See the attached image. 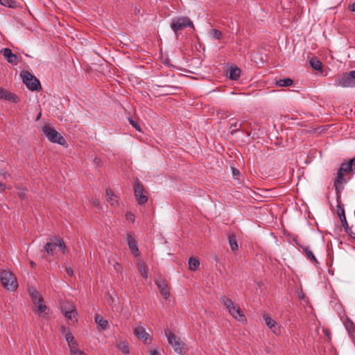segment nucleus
I'll use <instances>...</instances> for the list:
<instances>
[{
    "label": "nucleus",
    "instance_id": "51",
    "mask_svg": "<svg viewBox=\"0 0 355 355\" xmlns=\"http://www.w3.org/2000/svg\"><path fill=\"white\" fill-rule=\"evenodd\" d=\"M40 116H41V114H40L37 116V120L40 119Z\"/></svg>",
    "mask_w": 355,
    "mask_h": 355
},
{
    "label": "nucleus",
    "instance_id": "4",
    "mask_svg": "<svg viewBox=\"0 0 355 355\" xmlns=\"http://www.w3.org/2000/svg\"><path fill=\"white\" fill-rule=\"evenodd\" d=\"M61 333L64 336L68 344L71 355H76L82 351L78 349V344L71 331L65 327L60 328Z\"/></svg>",
    "mask_w": 355,
    "mask_h": 355
},
{
    "label": "nucleus",
    "instance_id": "42",
    "mask_svg": "<svg viewBox=\"0 0 355 355\" xmlns=\"http://www.w3.org/2000/svg\"><path fill=\"white\" fill-rule=\"evenodd\" d=\"M345 232L352 238H355V233H354L349 227H346Z\"/></svg>",
    "mask_w": 355,
    "mask_h": 355
},
{
    "label": "nucleus",
    "instance_id": "13",
    "mask_svg": "<svg viewBox=\"0 0 355 355\" xmlns=\"http://www.w3.org/2000/svg\"><path fill=\"white\" fill-rule=\"evenodd\" d=\"M228 312L234 318L238 321L241 322L246 321L245 315L242 313L240 307L238 305L235 304V306L232 307L231 310H230Z\"/></svg>",
    "mask_w": 355,
    "mask_h": 355
},
{
    "label": "nucleus",
    "instance_id": "50",
    "mask_svg": "<svg viewBox=\"0 0 355 355\" xmlns=\"http://www.w3.org/2000/svg\"><path fill=\"white\" fill-rule=\"evenodd\" d=\"M342 209H341L340 210H339V209L338 210V215H339V214H340V215H341V216H343V214H342ZM342 218H343V217H342Z\"/></svg>",
    "mask_w": 355,
    "mask_h": 355
},
{
    "label": "nucleus",
    "instance_id": "38",
    "mask_svg": "<svg viewBox=\"0 0 355 355\" xmlns=\"http://www.w3.org/2000/svg\"><path fill=\"white\" fill-rule=\"evenodd\" d=\"M128 121L130 122V123L139 132H141V128L140 126L139 125V124L137 123V122H136L135 121H134L131 118H129L128 119Z\"/></svg>",
    "mask_w": 355,
    "mask_h": 355
},
{
    "label": "nucleus",
    "instance_id": "34",
    "mask_svg": "<svg viewBox=\"0 0 355 355\" xmlns=\"http://www.w3.org/2000/svg\"><path fill=\"white\" fill-rule=\"evenodd\" d=\"M55 248L54 242H48L44 245V250L49 255H53V250Z\"/></svg>",
    "mask_w": 355,
    "mask_h": 355
},
{
    "label": "nucleus",
    "instance_id": "14",
    "mask_svg": "<svg viewBox=\"0 0 355 355\" xmlns=\"http://www.w3.org/2000/svg\"><path fill=\"white\" fill-rule=\"evenodd\" d=\"M344 326L352 340L355 345V324L352 320L347 318L344 321Z\"/></svg>",
    "mask_w": 355,
    "mask_h": 355
},
{
    "label": "nucleus",
    "instance_id": "2",
    "mask_svg": "<svg viewBox=\"0 0 355 355\" xmlns=\"http://www.w3.org/2000/svg\"><path fill=\"white\" fill-rule=\"evenodd\" d=\"M0 279L3 288L8 291H14L18 287L16 277L9 270H3L0 272Z\"/></svg>",
    "mask_w": 355,
    "mask_h": 355
},
{
    "label": "nucleus",
    "instance_id": "21",
    "mask_svg": "<svg viewBox=\"0 0 355 355\" xmlns=\"http://www.w3.org/2000/svg\"><path fill=\"white\" fill-rule=\"evenodd\" d=\"M220 303L224 306H225V308L228 310V311L230 310H231L232 307H233L234 306H235V304L233 302V301L227 297L226 296L223 295V296H221L219 299Z\"/></svg>",
    "mask_w": 355,
    "mask_h": 355
},
{
    "label": "nucleus",
    "instance_id": "20",
    "mask_svg": "<svg viewBox=\"0 0 355 355\" xmlns=\"http://www.w3.org/2000/svg\"><path fill=\"white\" fill-rule=\"evenodd\" d=\"M116 347L125 354H128L130 352L128 343L125 340L120 339L117 340Z\"/></svg>",
    "mask_w": 355,
    "mask_h": 355
},
{
    "label": "nucleus",
    "instance_id": "10",
    "mask_svg": "<svg viewBox=\"0 0 355 355\" xmlns=\"http://www.w3.org/2000/svg\"><path fill=\"white\" fill-rule=\"evenodd\" d=\"M134 334L139 340H143L145 343L148 344L151 342L150 336L146 332V329L142 326H137L134 329Z\"/></svg>",
    "mask_w": 355,
    "mask_h": 355
},
{
    "label": "nucleus",
    "instance_id": "7",
    "mask_svg": "<svg viewBox=\"0 0 355 355\" xmlns=\"http://www.w3.org/2000/svg\"><path fill=\"white\" fill-rule=\"evenodd\" d=\"M21 76L23 83L26 87L31 91L38 90L40 87V83L39 80L34 76H33L28 71H23L21 73Z\"/></svg>",
    "mask_w": 355,
    "mask_h": 355
},
{
    "label": "nucleus",
    "instance_id": "35",
    "mask_svg": "<svg viewBox=\"0 0 355 355\" xmlns=\"http://www.w3.org/2000/svg\"><path fill=\"white\" fill-rule=\"evenodd\" d=\"M0 3L8 8H14L16 5L13 0H0Z\"/></svg>",
    "mask_w": 355,
    "mask_h": 355
},
{
    "label": "nucleus",
    "instance_id": "31",
    "mask_svg": "<svg viewBox=\"0 0 355 355\" xmlns=\"http://www.w3.org/2000/svg\"><path fill=\"white\" fill-rule=\"evenodd\" d=\"M28 293H29L30 296L31 297V299H32L34 304H36V303L38 300V298L41 297L40 296V294L38 293V292L34 288H30L28 289Z\"/></svg>",
    "mask_w": 355,
    "mask_h": 355
},
{
    "label": "nucleus",
    "instance_id": "12",
    "mask_svg": "<svg viewBox=\"0 0 355 355\" xmlns=\"http://www.w3.org/2000/svg\"><path fill=\"white\" fill-rule=\"evenodd\" d=\"M155 284L157 286L161 295L166 299L170 297V292L168 290V284L164 279H158L155 281Z\"/></svg>",
    "mask_w": 355,
    "mask_h": 355
},
{
    "label": "nucleus",
    "instance_id": "23",
    "mask_svg": "<svg viewBox=\"0 0 355 355\" xmlns=\"http://www.w3.org/2000/svg\"><path fill=\"white\" fill-rule=\"evenodd\" d=\"M35 305L37 306V311L40 313V315H42L43 316H44L47 307L44 304V300L42 299V297H39L36 304Z\"/></svg>",
    "mask_w": 355,
    "mask_h": 355
},
{
    "label": "nucleus",
    "instance_id": "44",
    "mask_svg": "<svg viewBox=\"0 0 355 355\" xmlns=\"http://www.w3.org/2000/svg\"><path fill=\"white\" fill-rule=\"evenodd\" d=\"M66 272L71 276L73 274V270L71 268H66Z\"/></svg>",
    "mask_w": 355,
    "mask_h": 355
},
{
    "label": "nucleus",
    "instance_id": "24",
    "mask_svg": "<svg viewBox=\"0 0 355 355\" xmlns=\"http://www.w3.org/2000/svg\"><path fill=\"white\" fill-rule=\"evenodd\" d=\"M95 322L103 330H105L109 327L107 320H105L101 315H96L95 316Z\"/></svg>",
    "mask_w": 355,
    "mask_h": 355
},
{
    "label": "nucleus",
    "instance_id": "41",
    "mask_svg": "<svg viewBox=\"0 0 355 355\" xmlns=\"http://www.w3.org/2000/svg\"><path fill=\"white\" fill-rule=\"evenodd\" d=\"M126 219L133 222L135 220V215L131 212H128L125 214Z\"/></svg>",
    "mask_w": 355,
    "mask_h": 355
},
{
    "label": "nucleus",
    "instance_id": "48",
    "mask_svg": "<svg viewBox=\"0 0 355 355\" xmlns=\"http://www.w3.org/2000/svg\"><path fill=\"white\" fill-rule=\"evenodd\" d=\"M94 204L96 205V206H98L100 205V202L98 200H95L94 202Z\"/></svg>",
    "mask_w": 355,
    "mask_h": 355
},
{
    "label": "nucleus",
    "instance_id": "1",
    "mask_svg": "<svg viewBox=\"0 0 355 355\" xmlns=\"http://www.w3.org/2000/svg\"><path fill=\"white\" fill-rule=\"evenodd\" d=\"M355 170V157L348 162L343 163L338 171L337 177L334 182V187L337 192L343 189V182L345 181V173H350Z\"/></svg>",
    "mask_w": 355,
    "mask_h": 355
},
{
    "label": "nucleus",
    "instance_id": "26",
    "mask_svg": "<svg viewBox=\"0 0 355 355\" xmlns=\"http://www.w3.org/2000/svg\"><path fill=\"white\" fill-rule=\"evenodd\" d=\"M189 268L191 270L195 271L196 270L199 266H200V261L197 258L191 257L189 260Z\"/></svg>",
    "mask_w": 355,
    "mask_h": 355
},
{
    "label": "nucleus",
    "instance_id": "16",
    "mask_svg": "<svg viewBox=\"0 0 355 355\" xmlns=\"http://www.w3.org/2000/svg\"><path fill=\"white\" fill-rule=\"evenodd\" d=\"M0 98L4 99L10 102H16L17 96L10 92L0 87Z\"/></svg>",
    "mask_w": 355,
    "mask_h": 355
},
{
    "label": "nucleus",
    "instance_id": "37",
    "mask_svg": "<svg viewBox=\"0 0 355 355\" xmlns=\"http://www.w3.org/2000/svg\"><path fill=\"white\" fill-rule=\"evenodd\" d=\"M230 128H237V129H239L241 128L242 126V123H239L236 119H231L230 120Z\"/></svg>",
    "mask_w": 355,
    "mask_h": 355
},
{
    "label": "nucleus",
    "instance_id": "25",
    "mask_svg": "<svg viewBox=\"0 0 355 355\" xmlns=\"http://www.w3.org/2000/svg\"><path fill=\"white\" fill-rule=\"evenodd\" d=\"M241 75V70L238 67H232L230 70L229 78L231 80H238Z\"/></svg>",
    "mask_w": 355,
    "mask_h": 355
},
{
    "label": "nucleus",
    "instance_id": "11",
    "mask_svg": "<svg viewBox=\"0 0 355 355\" xmlns=\"http://www.w3.org/2000/svg\"><path fill=\"white\" fill-rule=\"evenodd\" d=\"M126 239L132 253L135 257H138L139 255V251L137 247V243L134 237V234L131 232L128 233Z\"/></svg>",
    "mask_w": 355,
    "mask_h": 355
},
{
    "label": "nucleus",
    "instance_id": "17",
    "mask_svg": "<svg viewBox=\"0 0 355 355\" xmlns=\"http://www.w3.org/2000/svg\"><path fill=\"white\" fill-rule=\"evenodd\" d=\"M263 320L266 324L275 333L277 334L279 329L276 327L277 322L269 315H263Z\"/></svg>",
    "mask_w": 355,
    "mask_h": 355
},
{
    "label": "nucleus",
    "instance_id": "53",
    "mask_svg": "<svg viewBox=\"0 0 355 355\" xmlns=\"http://www.w3.org/2000/svg\"><path fill=\"white\" fill-rule=\"evenodd\" d=\"M3 175V174L0 173V175Z\"/></svg>",
    "mask_w": 355,
    "mask_h": 355
},
{
    "label": "nucleus",
    "instance_id": "49",
    "mask_svg": "<svg viewBox=\"0 0 355 355\" xmlns=\"http://www.w3.org/2000/svg\"><path fill=\"white\" fill-rule=\"evenodd\" d=\"M233 173L234 175L239 174V171L238 170L234 169Z\"/></svg>",
    "mask_w": 355,
    "mask_h": 355
},
{
    "label": "nucleus",
    "instance_id": "5",
    "mask_svg": "<svg viewBox=\"0 0 355 355\" xmlns=\"http://www.w3.org/2000/svg\"><path fill=\"white\" fill-rule=\"evenodd\" d=\"M186 27H191L194 29L192 21L187 17H178L173 19L171 28L178 35V32Z\"/></svg>",
    "mask_w": 355,
    "mask_h": 355
},
{
    "label": "nucleus",
    "instance_id": "9",
    "mask_svg": "<svg viewBox=\"0 0 355 355\" xmlns=\"http://www.w3.org/2000/svg\"><path fill=\"white\" fill-rule=\"evenodd\" d=\"M135 196L138 204L144 205L148 200L147 196L145 195V189L142 183L139 180H136L134 184Z\"/></svg>",
    "mask_w": 355,
    "mask_h": 355
},
{
    "label": "nucleus",
    "instance_id": "29",
    "mask_svg": "<svg viewBox=\"0 0 355 355\" xmlns=\"http://www.w3.org/2000/svg\"><path fill=\"white\" fill-rule=\"evenodd\" d=\"M293 81L292 79L287 78L284 79H279L276 81V85L279 87H288L293 84Z\"/></svg>",
    "mask_w": 355,
    "mask_h": 355
},
{
    "label": "nucleus",
    "instance_id": "39",
    "mask_svg": "<svg viewBox=\"0 0 355 355\" xmlns=\"http://www.w3.org/2000/svg\"><path fill=\"white\" fill-rule=\"evenodd\" d=\"M342 214H343V218H342L341 215L339 214V217L341 220V222H342V224H343V226L345 227V229L346 230V227H348V225H347V220H346V218H345V212H344V209H342Z\"/></svg>",
    "mask_w": 355,
    "mask_h": 355
},
{
    "label": "nucleus",
    "instance_id": "15",
    "mask_svg": "<svg viewBox=\"0 0 355 355\" xmlns=\"http://www.w3.org/2000/svg\"><path fill=\"white\" fill-rule=\"evenodd\" d=\"M1 53L4 56L9 63L15 64L17 62V56L12 53L11 50L8 48L1 49Z\"/></svg>",
    "mask_w": 355,
    "mask_h": 355
},
{
    "label": "nucleus",
    "instance_id": "46",
    "mask_svg": "<svg viewBox=\"0 0 355 355\" xmlns=\"http://www.w3.org/2000/svg\"><path fill=\"white\" fill-rule=\"evenodd\" d=\"M30 265L32 268H35L36 266L35 263L33 261H30Z\"/></svg>",
    "mask_w": 355,
    "mask_h": 355
},
{
    "label": "nucleus",
    "instance_id": "43",
    "mask_svg": "<svg viewBox=\"0 0 355 355\" xmlns=\"http://www.w3.org/2000/svg\"><path fill=\"white\" fill-rule=\"evenodd\" d=\"M150 355H162L159 352H158L157 349H150L149 351Z\"/></svg>",
    "mask_w": 355,
    "mask_h": 355
},
{
    "label": "nucleus",
    "instance_id": "18",
    "mask_svg": "<svg viewBox=\"0 0 355 355\" xmlns=\"http://www.w3.org/2000/svg\"><path fill=\"white\" fill-rule=\"evenodd\" d=\"M136 266L141 275L144 278L146 279L148 277V270L147 265H146V263L143 261L139 259L136 263Z\"/></svg>",
    "mask_w": 355,
    "mask_h": 355
},
{
    "label": "nucleus",
    "instance_id": "6",
    "mask_svg": "<svg viewBox=\"0 0 355 355\" xmlns=\"http://www.w3.org/2000/svg\"><path fill=\"white\" fill-rule=\"evenodd\" d=\"M42 132L50 141L57 143L62 146L66 145V140L64 138L49 125H44L42 128Z\"/></svg>",
    "mask_w": 355,
    "mask_h": 355
},
{
    "label": "nucleus",
    "instance_id": "36",
    "mask_svg": "<svg viewBox=\"0 0 355 355\" xmlns=\"http://www.w3.org/2000/svg\"><path fill=\"white\" fill-rule=\"evenodd\" d=\"M71 308H72L73 310H76L73 304L69 302L63 303L62 305V312L64 313L66 311H71Z\"/></svg>",
    "mask_w": 355,
    "mask_h": 355
},
{
    "label": "nucleus",
    "instance_id": "3",
    "mask_svg": "<svg viewBox=\"0 0 355 355\" xmlns=\"http://www.w3.org/2000/svg\"><path fill=\"white\" fill-rule=\"evenodd\" d=\"M164 334L167 338L168 343L171 345L173 350L176 353L182 355L184 343L181 340L180 338L177 336L169 329H164Z\"/></svg>",
    "mask_w": 355,
    "mask_h": 355
},
{
    "label": "nucleus",
    "instance_id": "47",
    "mask_svg": "<svg viewBox=\"0 0 355 355\" xmlns=\"http://www.w3.org/2000/svg\"><path fill=\"white\" fill-rule=\"evenodd\" d=\"M351 10L355 12V3L351 6Z\"/></svg>",
    "mask_w": 355,
    "mask_h": 355
},
{
    "label": "nucleus",
    "instance_id": "32",
    "mask_svg": "<svg viewBox=\"0 0 355 355\" xmlns=\"http://www.w3.org/2000/svg\"><path fill=\"white\" fill-rule=\"evenodd\" d=\"M209 33L211 39L220 40L223 37L222 32L217 29H211Z\"/></svg>",
    "mask_w": 355,
    "mask_h": 355
},
{
    "label": "nucleus",
    "instance_id": "52",
    "mask_svg": "<svg viewBox=\"0 0 355 355\" xmlns=\"http://www.w3.org/2000/svg\"><path fill=\"white\" fill-rule=\"evenodd\" d=\"M3 187V184L1 183H0V187Z\"/></svg>",
    "mask_w": 355,
    "mask_h": 355
},
{
    "label": "nucleus",
    "instance_id": "8",
    "mask_svg": "<svg viewBox=\"0 0 355 355\" xmlns=\"http://www.w3.org/2000/svg\"><path fill=\"white\" fill-rule=\"evenodd\" d=\"M335 85L342 87H355V70L338 78Z\"/></svg>",
    "mask_w": 355,
    "mask_h": 355
},
{
    "label": "nucleus",
    "instance_id": "30",
    "mask_svg": "<svg viewBox=\"0 0 355 355\" xmlns=\"http://www.w3.org/2000/svg\"><path fill=\"white\" fill-rule=\"evenodd\" d=\"M71 311H66L65 313H64L63 314L64 315L65 318H67L68 320H73V322H77V318H76V310H73L72 308H71L70 309Z\"/></svg>",
    "mask_w": 355,
    "mask_h": 355
},
{
    "label": "nucleus",
    "instance_id": "45",
    "mask_svg": "<svg viewBox=\"0 0 355 355\" xmlns=\"http://www.w3.org/2000/svg\"><path fill=\"white\" fill-rule=\"evenodd\" d=\"M19 196L21 198H24L26 196V193H25V191H22L21 192H20L19 193Z\"/></svg>",
    "mask_w": 355,
    "mask_h": 355
},
{
    "label": "nucleus",
    "instance_id": "19",
    "mask_svg": "<svg viewBox=\"0 0 355 355\" xmlns=\"http://www.w3.org/2000/svg\"><path fill=\"white\" fill-rule=\"evenodd\" d=\"M106 197L107 200L110 204V205L116 207L119 205L117 197L112 190L110 189L106 190Z\"/></svg>",
    "mask_w": 355,
    "mask_h": 355
},
{
    "label": "nucleus",
    "instance_id": "27",
    "mask_svg": "<svg viewBox=\"0 0 355 355\" xmlns=\"http://www.w3.org/2000/svg\"><path fill=\"white\" fill-rule=\"evenodd\" d=\"M228 241H229V244L230 245L231 250L234 252L236 251L239 248V246H238V244H237V242L236 240L235 235H234V234L229 235Z\"/></svg>",
    "mask_w": 355,
    "mask_h": 355
},
{
    "label": "nucleus",
    "instance_id": "28",
    "mask_svg": "<svg viewBox=\"0 0 355 355\" xmlns=\"http://www.w3.org/2000/svg\"><path fill=\"white\" fill-rule=\"evenodd\" d=\"M311 67L315 70H321L322 64L315 58H311L309 61Z\"/></svg>",
    "mask_w": 355,
    "mask_h": 355
},
{
    "label": "nucleus",
    "instance_id": "33",
    "mask_svg": "<svg viewBox=\"0 0 355 355\" xmlns=\"http://www.w3.org/2000/svg\"><path fill=\"white\" fill-rule=\"evenodd\" d=\"M54 243L55 247H58L63 252V253L65 252L66 245L62 239L55 238Z\"/></svg>",
    "mask_w": 355,
    "mask_h": 355
},
{
    "label": "nucleus",
    "instance_id": "40",
    "mask_svg": "<svg viewBox=\"0 0 355 355\" xmlns=\"http://www.w3.org/2000/svg\"><path fill=\"white\" fill-rule=\"evenodd\" d=\"M93 162L94 165H96L97 167H100L102 166V162L101 159L97 157H94Z\"/></svg>",
    "mask_w": 355,
    "mask_h": 355
},
{
    "label": "nucleus",
    "instance_id": "22",
    "mask_svg": "<svg viewBox=\"0 0 355 355\" xmlns=\"http://www.w3.org/2000/svg\"><path fill=\"white\" fill-rule=\"evenodd\" d=\"M302 248L304 252L305 253L306 258L309 259L315 265H317L318 263V260L315 258V255L313 254V252L309 249V248L302 247Z\"/></svg>",
    "mask_w": 355,
    "mask_h": 355
}]
</instances>
